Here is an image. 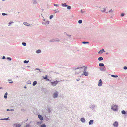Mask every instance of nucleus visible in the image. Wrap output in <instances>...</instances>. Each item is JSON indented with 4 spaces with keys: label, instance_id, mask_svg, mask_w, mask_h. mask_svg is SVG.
Returning <instances> with one entry per match:
<instances>
[{
    "label": "nucleus",
    "instance_id": "55",
    "mask_svg": "<svg viewBox=\"0 0 127 127\" xmlns=\"http://www.w3.org/2000/svg\"><path fill=\"white\" fill-rule=\"evenodd\" d=\"M8 93L7 92H6L4 95H7Z\"/></svg>",
    "mask_w": 127,
    "mask_h": 127
},
{
    "label": "nucleus",
    "instance_id": "26",
    "mask_svg": "<svg viewBox=\"0 0 127 127\" xmlns=\"http://www.w3.org/2000/svg\"><path fill=\"white\" fill-rule=\"evenodd\" d=\"M51 109L50 108H48L47 111L49 113H50L51 111Z\"/></svg>",
    "mask_w": 127,
    "mask_h": 127
},
{
    "label": "nucleus",
    "instance_id": "38",
    "mask_svg": "<svg viewBox=\"0 0 127 127\" xmlns=\"http://www.w3.org/2000/svg\"><path fill=\"white\" fill-rule=\"evenodd\" d=\"M78 23L79 24H81L82 23V21L81 20H79L78 21Z\"/></svg>",
    "mask_w": 127,
    "mask_h": 127
},
{
    "label": "nucleus",
    "instance_id": "30",
    "mask_svg": "<svg viewBox=\"0 0 127 127\" xmlns=\"http://www.w3.org/2000/svg\"><path fill=\"white\" fill-rule=\"evenodd\" d=\"M58 92L57 91H56L54 94L53 95H58Z\"/></svg>",
    "mask_w": 127,
    "mask_h": 127
},
{
    "label": "nucleus",
    "instance_id": "36",
    "mask_svg": "<svg viewBox=\"0 0 127 127\" xmlns=\"http://www.w3.org/2000/svg\"><path fill=\"white\" fill-rule=\"evenodd\" d=\"M49 21H46L45 22V23L47 25L49 24Z\"/></svg>",
    "mask_w": 127,
    "mask_h": 127
},
{
    "label": "nucleus",
    "instance_id": "43",
    "mask_svg": "<svg viewBox=\"0 0 127 127\" xmlns=\"http://www.w3.org/2000/svg\"><path fill=\"white\" fill-rule=\"evenodd\" d=\"M53 5L54 6H58L59 5L58 4H56L55 3H54Z\"/></svg>",
    "mask_w": 127,
    "mask_h": 127
},
{
    "label": "nucleus",
    "instance_id": "34",
    "mask_svg": "<svg viewBox=\"0 0 127 127\" xmlns=\"http://www.w3.org/2000/svg\"><path fill=\"white\" fill-rule=\"evenodd\" d=\"M87 67H85V68L83 71V72H86L87 69Z\"/></svg>",
    "mask_w": 127,
    "mask_h": 127
},
{
    "label": "nucleus",
    "instance_id": "28",
    "mask_svg": "<svg viewBox=\"0 0 127 127\" xmlns=\"http://www.w3.org/2000/svg\"><path fill=\"white\" fill-rule=\"evenodd\" d=\"M82 43L85 44H88L89 43V42L88 41H83L82 42Z\"/></svg>",
    "mask_w": 127,
    "mask_h": 127
},
{
    "label": "nucleus",
    "instance_id": "17",
    "mask_svg": "<svg viewBox=\"0 0 127 127\" xmlns=\"http://www.w3.org/2000/svg\"><path fill=\"white\" fill-rule=\"evenodd\" d=\"M62 6L64 7H66L67 6V5L66 4V3H62L61 4Z\"/></svg>",
    "mask_w": 127,
    "mask_h": 127
},
{
    "label": "nucleus",
    "instance_id": "31",
    "mask_svg": "<svg viewBox=\"0 0 127 127\" xmlns=\"http://www.w3.org/2000/svg\"><path fill=\"white\" fill-rule=\"evenodd\" d=\"M2 16H4L5 15L7 16L8 14L7 13H2Z\"/></svg>",
    "mask_w": 127,
    "mask_h": 127
},
{
    "label": "nucleus",
    "instance_id": "21",
    "mask_svg": "<svg viewBox=\"0 0 127 127\" xmlns=\"http://www.w3.org/2000/svg\"><path fill=\"white\" fill-rule=\"evenodd\" d=\"M14 125H16V127H20L21 126V125L20 124H14Z\"/></svg>",
    "mask_w": 127,
    "mask_h": 127
},
{
    "label": "nucleus",
    "instance_id": "27",
    "mask_svg": "<svg viewBox=\"0 0 127 127\" xmlns=\"http://www.w3.org/2000/svg\"><path fill=\"white\" fill-rule=\"evenodd\" d=\"M111 76L114 78H117L118 77V76L117 75H112Z\"/></svg>",
    "mask_w": 127,
    "mask_h": 127
},
{
    "label": "nucleus",
    "instance_id": "16",
    "mask_svg": "<svg viewBox=\"0 0 127 127\" xmlns=\"http://www.w3.org/2000/svg\"><path fill=\"white\" fill-rule=\"evenodd\" d=\"M95 106L94 104H91L90 106V107L92 109H93L95 107Z\"/></svg>",
    "mask_w": 127,
    "mask_h": 127
},
{
    "label": "nucleus",
    "instance_id": "23",
    "mask_svg": "<svg viewBox=\"0 0 127 127\" xmlns=\"http://www.w3.org/2000/svg\"><path fill=\"white\" fill-rule=\"evenodd\" d=\"M98 60L99 61H101L103 60V59L102 57H100L98 58Z\"/></svg>",
    "mask_w": 127,
    "mask_h": 127
},
{
    "label": "nucleus",
    "instance_id": "54",
    "mask_svg": "<svg viewBox=\"0 0 127 127\" xmlns=\"http://www.w3.org/2000/svg\"><path fill=\"white\" fill-rule=\"evenodd\" d=\"M46 121H48L49 120V118H46Z\"/></svg>",
    "mask_w": 127,
    "mask_h": 127
},
{
    "label": "nucleus",
    "instance_id": "11",
    "mask_svg": "<svg viewBox=\"0 0 127 127\" xmlns=\"http://www.w3.org/2000/svg\"><path fill=\"white\" fill-rule=\"evenodd\" d=\"M94 121L93 120H90L89 122V125H91L93 124Z\"/></svg>",
    "mask_w": 127,
    "mask_h": 127
},
{
    "label": "nucleus",
    "instance_id": "6",
    "mask_svg": "<svg viewBox=\"0 0 127 127\" xmlns=\"http://www.w3.org/2000/svg\"><path fill=\"white\" fill-rule=\"evenodd\" d=\"M105 52L104 51V50L103 49H102L101 50H100L98 52V54H101L103 53V52Z\"/></svg>",
    "mask_w": 127,
    "mask_h": 127
},
{
    "label": "nucleus",
    "instance_id": "62",
    "mask_svg": "<svg viewBox=\"0 0 127 127\" xmlns=\"http://www.w3.org/2000/svg\"><path fill=\"white\" fill-rule=\"evenodd\" d=\"M81 12L82 13H83V12H84L82 11V10H81Z\"/></svg>",
    "mask_w": 127,
    "mask_h": 127
},
{
    "label": "nucleus",
    "instance_id": "49",
    "mask_svg": "<svg viewBox=\"0 0 127 127\" xmlns=\"http://www.w3.org/2000/svg\"><path fill=\"white\" fill-rule=\"evenodd\" d=\"M113 11L112 10V9H111L109 11V13H110V12H112Z\"/></svg>",
    "mask_w": 127,
    "mask_h": 127
},
{
    "label": "nucleus",
    "instance_id": "29",
    "mask_svg": "<svg viewBox=\"0 0 127 127\" xmlns=\"http://www.w3.org/2000/svg\"><path fill=\"white\" fill-rule=\"evenodd\" d=\"M14 23L13 22H10L8 23V26H11V24H12Z\"/></svg>",
    "mask_w": 127,
    "mask_h": 127
},
{
    "label": "nucleus",
    "instance_id": "41",
    "mask_svg": "<svg viewBox=\"0 0 127 127\" xmlns=\"http://www.w3.org/2000/svg\"><path fill=\"white\" fill-rule=\"evenodd\" d=\"M54 41H55L54 39H53L50 40L49 41V42H54Z\"/></svg>",
    "mask_w": 127,
    "mask_h": 127
},
{
    "label": "nucleus",
    "instance_id": "50",
    "mask_svg": "<svg viewBox=\"0 0 127 127\" xmlns=\"http://www.w3.org/2000/svg\"><path fill=\"white\" fill-rule=\"evenodd\" d=\"M6 58H5V56H3V57H2V59H5Z\"/></svg>",
    "mask_w": 127,
    "mask_h": 127
},
{
    "label": "nucleus",
    "instance_id": "40",
    "mask_svg": "<svg viewBox=\"0 0 127 127\" xmlns=\"http://www.w3.org/2000/svg\"><path fill=\"white\" fill-rule=\"evenodd\" d=\"M40 127H46V125L45 124H42L41 125Z\"/></svg>",
    "mask_w": 127,
    "mask_h": 127
},
{
    "label": "nucleus",
    "instance_id": "56",
    "mask_svg": "<svg viewBox=\"0 0 127 127\" xmlns=\"http://www.w3.org/2000/svg\"><path fill=\"white\" fill-rule=\"evenodd\" d=\"M13 81H11V82H9V83H10V84H12V83H13Z\"/></svg>",
    "mask_w": 127,
    "mask_h": 127
},
{
    "label": "nucleus",
    "instance_id": "39",
    "mask_svg": "<svg viewBox=\"0 0 127 127\" xmlns=\"http://www.w3.org/2000/svg\"><path fill=\"white\" fill-rule=\"evenodd\" d=\"M54 11L55 12V13H57V12H59V11L58 9H56V10H54Z\"/></svg>",
    "mask_w": 127,
    "mask_h": 127
},
{
    "label": "nucleus",
    "instance_id": "1",
    "mask_svg": "<svg viewBox=\"0 0 127 127\" xmlns=\"http://www.w3.org/2000/svg\"><path fill=\"white\" fill-rule=\"evenodd\" d=\"M117 106L116 105H113L111 106V109L114 111H116L117 110Z\"/></svg>",
    "mask_w": 127,
    "mask_h": 127
},
{
    "label": "nucleus",
    "instance_id": "19",
    "mask_svg": "<svg viewBox=\"0 0 127 127\" xmlns=\"http://www.w3.org/2000/svg\"><path fill=\"white\" fill-rule=\"evenodd\" d=\"M99 66L100 67H104V64L103 63H100L99 64Z\"/></svg>",
    "mask_w": 127,
    "mask_h": 127
},
{
    "label": "nucleus",
    "instance_id": "60",
    "mask_svg": "<svg viewBox=\"0 0 127 127\" xmlns=\"http://www.w3.org/2000/svg\"><path fill=\"white\" fill-rule=\"evenodd\" d=\"M41 70V71H39L40 72H45V71H42V70Z\"/></svg>",
    "mask_w": 127,
    "mask_h": 127
},
{
    "label": "nucleus",
    "instance_id": "20",
    "mask_svg": "<svg viewBox=\"0 0 127 127\" xmlns=\"http://www.w3.org/2000/svg\"><path fill=\"white\" fill-rule=\"evenodd\" d=\"M37 83V82L36 81H34L32 84V85L33 86H35V85Z\"/></svg>",
    "mask_w": 127,
    "mask_h": 127
},
{
    "label": "nucleus",
    "instance_id": "13",
    "mask_svg": "<svg viewBox=\"0 0 127 127\" xmlns=\"http://www.w3.org/2000/svg\"><path fill=\"white\" fill-rule=\"evenodd\" d=\"M85 67L84 66H82V67H77V68H75L74 69V68H73V70H75L77 69H80L81 68H83V67Z\"/></svg>",
    "mask_w": 127,
    "mask_h": 127
},
{
    "label": "nucleus",
    "instance_id": "53",
    "mask_svg": "<svg viewBox=\"0 0 127 127\" xmlns=\"http://www.w3.org/2000/svg\"><path fill=\"white\" fill-rule=\"evenodd\" d=\"M10 111H14V109H11L10 110Z\"/></svg>",
    "mask_w": 127,
    "mask_h": 127
},
{
    "label": "nucleus",
    "instance_id": "5",
    "mask_svg": "<svg viewBox=\"0 0 127 127\" xmlns=\"http://www.w3.org/2000/svg\"><path fill=\"white\" fill-rule=\"evenodd\" d=\"M99 69L102 71H104L106 70V68L105 66L103 67H100Z\"/></svg>",
    "mask_w": 127,
    "mask_h": 127
},
{
    "label": "nucleus",
    "instance_id": "14",
    "mask_svg": "<svg viewBox=\"0 0 127 127\" xmlns=\"http://www.w3.org/2000/svg\"><path fill=\"white\" fill-rule=\"evenodd\" d=\"M41 91L45 93L46 92V89L45 88H42L41 89Z\"/></svg>",
    "mask_w": 127,
    "mask_h": 127
},
{
    "label": "nucleus",
    "instance_id": "45",
    "mask_svg": "<svg viewBox=\"0 0 127 127\" xmlns=\"http://www.w3.org/2000/svg\"><path fill=\"white\" fill-rule=\"evenodd\" d=\"M54 41H55L59 42V41H60V40H59V39L57 38V39L56 40H54Z\"/></svg>",
    "mask_w": 127,
    "mask_h": 127
},
{
    "label": "nucleus",
    "instance_id": "52",
    "mask_svg": "<svg viewBox=\"0 0 127 127\" xmlns=\"http://www.w3.org/2000/svg\"><path fill=\"white\" fill-rule=\"evenodd\" d=\"M7 97V96H4V97L5 98H6Z\"/></svg>",
    "mask_w": 127,
    "mask_h": 127
},
{
    "label": "nucleus",
    "instance_id": "64",
    "mask_svg": "<svg viewBox=\"0 0 127 127\" xmlns=\"http://www.w3.org/2000/svg\"><path fill=\"white\" fill-rule=\"evenodd\" d=\"M0 120H4L3 119H2V118H1L0 119Z\"/></svg>",
    "mask_w": 127,
    "mask_h": 127
},
{
    "label": "nucleus",
    "instance_id": "8",
    "mask_svg": "<svg viewBox=\"0 0 127 127\" xmlns=\"http://www.w3.org/2000/svg\"><path fill=\"white\" fill-rule=\"evenodd\" d=\"M43 78L45 80H47L48 81H50V80L48 78L47 76V75H46L45 77H44V76H43Z\"/></svg>",
    "mask_w": 127,
    "mask_h": 127
},
{
    "label": "nucleus",
    "instance_id": "58",
    "mask_svg": "<svg viewBox=\"0 0 127 127\" xmlns=\"http://www.w3.org/2000/svg\"><path fill=\"white\" fill-rule=\"evenodd\" d=\"M80 78H78V79H77L76 80L77 81H79L80 80Z\"/></svg>",
    "mask_w": 127,
    "mask_h": 127
},
{
    "label": "nucleus",
    "instance_id": "12",
    "mask_svg": "<svg viewBox=\"0 0 127 127\" xmlns=\"http://www.w3.org/2000/svg\"><path fill=\"white\" fill-rule=\"evenodd\" d=\"M81 121L83 123H85L86 120L84 118H82L80 119Z\"/></svg>",
    "mask_w": 127,
    "mask_h": 127
},
{
    "label": "nucleus",
    "instance_id": "46",
    "mask_svg": "<svg viewBox=\"0 0 127 127\" xmlns=\"http://www.w3.org/2000/svg\"><path fill=\"white\" fill-rule=\"evenodd\" d=\"M123 68L125 70H127V67L126 66H124Z\"/></svg>",
    "mask_w": 127,
    "mask_h": 127
},
{
    "label": "nucleus",
    "instance_id": "42",
    "mask_svg": "<svg viewBox=\"0 0 127 127\" xmlns=\"http://www.w3.org/2000/svg\"><path fill=\"white\" fill-rule=\"evenodd\" d=\"M53 15H51L50 16L49 18L50 19H51L53 18Z\"/></svg>",
    "mask_w": 127,
    "mask_h": 127
},
{
    "label": "nucleus",
    "instance_id": "24",
    "mask_svg": "<svg viewBox=\"0 0 127 127\" xmlns=\"http://www.w3.org/2000/svg\"><path fill=\"white\" fill-rule=\"evenodd\" d=\"M67 8L68 10H70L71 8V7L70 6L67 5Z\"/></svg>",
    "mask_w": 127,
    "mask_h": 127
},
{
    "label": "nucleus",
    "instance_id": "22",
    "mask_svg": "<svg viewBox=\"0 0 127 127\" xmlns=\"http://www.w3.org/2000/svg\"><path fill=\"white\" fill-rule=\"evenodd\" d=\"M80 72V70L79 71H75V74H77L79 73Z\"/></svg>",
    "mask_w": 127,
    "mask_h": 127
},
{
    "label": "nucleus",
    "instance_id": "25",
    "mask_svg": "<svg viewBox=\"0 0 127 127\" xmlns=\"http://www.w3.org/2000/svg\"><path fill=\"white\" fill-rule=\"evenodd\" d=\"M41 51L40 50H38L36 51V53H39L41 52Z\"/></svg>",
    "mask_w": 127,
    "mask_h": 127
},
{
    "label": "nucleus",
    "instance_id": "61",
    "mask_svg": "<svg viewBox=\"0 0 127 127\" xmlns=\"http://www.w3.org/2000/svg\"><path fill=\"white\" fill-rule=\"evenodd\" d=\"M9 118V117H8V118H6V120H8V119Z\"/></svg>",
    "mask_w": 127,
    "mask_h": 127
},
{
    "label": "nucleus",
    "instance_id": "15",
    "mask_svg": "<svg viewBox=\"0 0 127 127\" xmlns=\"http://www.w3.org/2000/svg\"><path fill=\"white\" fill-rule=\"evenodd\" d=\"M84 75L85 76H87L88 75V72H83V74H82V75Z\"/></svg>",
    "mask_w": 127,
    "mask_h": 127
},
{
    "label": "nucleus",
    "instance_id": "47",
    "mask_svg": "<svg viewBox=\"0 0 127 127\" xmlns=\"http://www.w3.org/2000/svg\"><path fill=\"white\" fill-rule=\"evenodd\" d=\"M58 96H53V97L54 98H56L58 97Z\"/></svg>",
    "mask_w": 127,
    "mask_h": 127
},
{
    "label": "nucleus",
    "instance_id": "59",
    "mask_svg": "<svg viewBox=\"0 0 127 127\" xmlns=\"http://www.w3.org/2000/svg\"><path fill=\"white\" fill-rule=\"evenodd\" d=\"M26 127H29V125L28 124V125H26Z\"/></svg>",
    "mask_w": 127,
    "mask_h": 127
},
{
    "label": "nucleus",
    "instance_id": "63",
    "mask_svg": "<svg viewBox=\"0 0 127 127\" xmlns=\"http://www.w3.org/2000/svg\"><path fill=\"white\" fill-rule=\"evenodd\" d=\"M6 110L7 111H10V110L9 109H7Z\"/></svg>",
    "mask_w": 127,
    "mask_h": 127
},
{
    "label": "nucleus",
    "instance_id": "10",
    "mask_svg": "<svg viewBox=\"0 0 127 127\" xmlns=\"http://www.w3.org/2000/svg\"><path fill=\"white\" fill-rule=\"evenodd\" d=\"M121 113L123 114H126V116H127V111L126 112L125 110H123L121 111Z\"/></svg>",
    "mask_w": 127,
    "mask_h": 127
},
{
    "label": "nucleus",
    "instance_id": "35",
    "mask_svg": "<svg viewBox=\"0 0 127 127\" xmlns=\"http://www.w3.org/2000/svg\"><path fill=\"white\" fill-rule=\"evenodd\" d=\"M22 44L24 46H25L26 45V43L25 42H23Z\"/></svg>",
    "mask_w": 127,
    "mask_h": 127
},
{
    "label": "nucleus",
    "instance_id": "37",
    "mask_svg": "<svg viewBox=\"0 0 127 127\" xmlns=\"http://www.w3.org/2000/svg\"><path fill=\"white\" fill-rule=\"evenodd\" d=\"M106 10V9L105 8H103L102 10H101L100 11L103 12H105Z\"/></svg>",
    "mask_w": 127,
    "mask_h": 127
},
{
    "label": "nucleus",
    "instance_id": "9",
    "mask_svg": "<svg viewBox=\"0 0 127 127\" xmlns=\"http://www.w3.org/2000/svg\"><path fill=\"white\" fill-rule=\"evenodd\" d=\"M38 117L41 121H42L43 120V118L42 117V116L40 115H38Z\"/></svg>",
    "mask_w": 127,
    "mask_h": 127
},
{
    "label": "nucleus",
    "instance_id": "32",
    "mask_svg": "<svg viewBox=\"0 0 127 127\" xmlns=\"http://www.w3.org/2000/svg\"><path fill=\"white\" fill-rule=\"evenodd\" d=\"M6 59L9 61H11L12 60V59L10 57H7L6 58Z\"/></svg>",
    "mask_w": 127,
    "mask_h": 127
},
{
    "label": "nucleus",
    "instance_id": "4",
    "mask_svg": "<svg viewBox=\"0 0 127 127\" xmlns=\"http://www.w3.org/2000/svg\"><path fill=\"white\" fill-rule=\"evenodd\" d=\"M113 126L115 127H118V123L117 121L114 122L113 124Z\"/></svg>",
    "mask_w": 127,
    "mask_h": 127
},
{
    "label": "nucleus",
    "instance_id": "33",
    "mask_svg": "<svg viewBox=\"0 0 127 127\" xmlns=\"http://www.w3.org/2000/svg\"><path fill=\"white\" fill-rule=\"evenodd\" d=\"M29 61L25 60L24 61V63L27 64L29 62Z\"/></svg>",
    "mask_w": 127,
    "mask_h": 127
},
{
    "label": "nucleus",
    "instance_id": "18",
    "mask_svg": "<svg viewBox=\"0 0 127 127\" xmlns=\"http://www.w3.org/2000/svg\"><path fill=\"white\" fill-rule=\"evenodd\" d=\"M32 3L33 4H36L37 3L36 0H32Z\"/></svg>",
    "mask_w": 127,
    "mask_h": 127
},
{
    "label": "nucleus",
    "instance_id": "48",
    "mask_svg": "<svg viewBox=\"0 0 127 127\" xmlns=\"http://www.w3.org/2000/svg\"><path fill=\"white\" fill-rule=\"evenodd\" d=\"M66 35L69 37V38H70L71 37V35H68V34H66Z\"/></svg>",
    "mask_w": 127,
    "mask_h": 127
},
{
    "label": "nucleus",
    "instance_id": "7",
    "mask_svg": "<svg viewBox=\"0 0 127 127\" xmlns=\"http://www.w3.org/2000/svg\"><path fill=\"white\" fill-rule=\"evenodd\" d=\"M23 24L26 26L32 27V26L30 25V24L29 23H28L27 22H24L23 23Z\"/></svg>",
    "mask_w": 127,
    "mask_h": 127
},
{
    "label": "nucleus",
    "instance_id": "44",
    "mask_svg": "<svg viewBox=\"0 0 127 127\" xmlns=\"http://www.w3.org/2000/svg\"><path fill=\"white\" fill-rule=\"evenodd\" d=\"M125 13H122L121 14V17H123L125 15Z\"/></svg>",
    "mask_w": 127,
    "mask_h": 127
},
{
    "label": "nucleus",
    "instance_id": "51",
    "mask_svg": "<svg viewBox=\"0 0 127 127\" xmlns=\"http://www.w3.org/2000/svg\"><path fill=\"white\" fill-rule=\"evenodd\" d=\"M35 69L36 70H41V69H39V68H36Z\"/></svg>",
    "mask_w": 127,
    "mask_h": 127
},
{
    "label": "nucleus",
    "instance_id": "2",
    "mask_svg": "<svg viewBox=\"0 0 127 127\" xmlns=\"http://www.w3.org/2000/svg\"><path fill=\"white\" fill-rule=\"evenodd\" d=\"M59 82V81H57V80L56 81L51 82V84L53 86H56V85H57L58 83Z\"/></svg>",
    "mask_w": 127,
    "mask_h": 127
},
{
    "label": "nucleus",
    "instance_id": "3",
    "mask_svg": "<svg viewBox=\"0 0 127 127\" xmlns=\"http://www.w3.org/2000/svg\"><path fill=\"white\" fill-rule=\"evenodd\" d=\"M102 80L101 79H100L98 81V86H101L102 85Z\"/></svg>",
    "mask_w": 127,
    "mask_h": 127
},
{
    "label": "nucleus",
    "instance_id": "57",
    "mask_svg": "<svg viewBox=\"0 0 127 127\" xmlns=\"http://www.w3.org/2000/svg\"><path fill=\"white\" fill-rule=\"evenodd\" d=\"M42 24H44L45 25H46V24L44 22H42Z\"/></svg>",
    "mask_w": 127,
    "mask_h": 127
}]
</instances>
